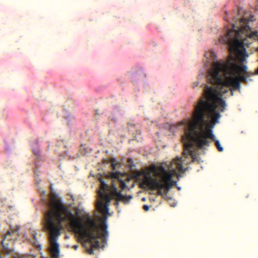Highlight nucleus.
I'll list each match as a JSON object with an SVG mask.
<instances>
[{"label":"nucleus","mask_w":258,"mask_h":258,"mask_svg":"<svg viewBox=\"0 0 258 258\" xmlns=\"http://www.w3.org/2000/svg\"><path fill=\"white\" fill-rule=\"evenodd\" d=\"M101 182L100 188L101 190L98 191V196L103 201H100L97 203L96 207L98 211L102 213L104 215V219L102 221L100 228L101 229V233L99 230V237L96 238V240L101 238L102 242L104 243L106 242L107 238L108 236V232L107 231V226L106 224V215L108 214V206L112 199L115 198L117 201H122L124 204H128L130 201L132 199L133 197L131 195L124 196L122 195L120 192L117 191V189L115 185L112 184L110 187V193L108 194L107 192L109 190V186L105 183L104 180L101 178L100 179Z\"/></svg>","instance_id":"obj_5"},{"label":"nucleus","mask_w":258,"mask_h":258,"mask_svg":"<svg viewBox=\"0 0 258 258\" xmlns=\"http://www.w3.org/2000/svg\"><path fill=\"white\" fill-rule=\"evenodd\" d=\"M120 186L122 189H123L125 187L126 184L123 181H121Z\"/></svg>","instance_id":"obj_13"},{"label":"nucleus","mask_w":258,"mask_h":258,"mask_svg":"<svg viewBox=\"0 0 258 258\" xmlns=\"http://www.w3.org/2000/svg\"><path fill=\"white\" fill-rule=\"evenodd\" d=\"M119 173L118 172H111L110 176L112 178H117L119 177Z\"/></svg>","instance_id":"obj_12"},{"label":"nucleus","mask_w":258,"mask_h":258,"mask_svg":"<svg viewBox=\"0 0 258 258\" xmlns=\"http://www.w3.org/2000/svg\"><path fill=\"white\" fill-rule=\"evenodd\" d=\"M182 162L181 158L177 157L173 159L169 167L170 171L166 170L162 165L159 167L152 166L150 168V171L154 174L155 176L161 178V181L154 178L151 176L150 172L139 173L137 179L139 182L140 187L144 189L148 187L151 189H157V195L162 196L163 195L162 190L164 188L167 190H169L176 184V181L172 180V176L174 174H176L177 178H179V175L177 174L176 170L182 172L186 171V169H183L182 168Z\"/></svg>","instance_id":"obj_3"},{"label":"nucleus","mask_w":258,"mask_h":258,"mask_svg":"<svg viewBox=\"0 0 258 258\" xmlns=\"http://www.w3.org/2000/svg\"><path fill=\"white\" fill-rule=\"evenodd\" d=\"M35 180L36 183H39V182L40 181V180L39 178L38 177V176L35 177Z\"/></svg>","instance_id":"obj_15"},{"label":"nucleus","mask_w":258,"mask_h":258,"mask_svg":"<svg viewBox=\"0 0 258 258\" xmlns=\"http://www.w3.org/2000/svg\"><path fill=\"white\" fill-rule=\"evenodd\" d=\"M115 159L112 158L111 159V165L113 169V170H115L116 168V166L117 165V163H115Z\"/></svg>","instance_id":"obj_10"},{"label":"nucleus","mask_w":258,"mask_h":258,"mask_svg":"<svg viewBox=\"0 0 258 258\" xmlns=\"http://www.w3.org/2000/svg\"><path fill=\"white\" fill-rule=\"evenodd\" d=\"M198 86V83H195L194 85V87H197Z\"/></svg>","instance_id":"obj_17"},{"label":"nucleus","mask_w":258,"mask_h":258,"mask_svg":"<svg viewBox=\"0 0 258 258\" xmlns=\"http://www.w3.org/2000/svg\"><path fill=\"white\" fill-rule=\"evenodd\" d=\"M14 258H20L19 257H14Z\"/></svg>","instance_id":"obj_19"},{"label":"nucleus","mask_w":258,"mask_h":258,"mask_svg":"<svg viewBox=\"0 0 258 258\" xmlns=\"http://www.w3.org/2000/svg\"><path fill=\"white\" fill-rule=\"evenodd\" d=\"M257 31H251V28L248 25L247 21L241 18L240 25L236 26L232 24V29L229 30L225 38L224 43L227 44L230 50L235 51L236 57L240 62L245 61L248 57V54L244 46V42L242 40V35L249 38L257 37Z\"/></svg>","instance_id":"obj_4"},{"label":"nucleus","mask_w":258,"mask_h":258,"mask_svg":"<svg viewBox=\"0 0 258 258\" xmlns=\"http://www.w3.org/2000/svg\"><path fill=\"white\" fill-rule=\"evenodd\" d=\"M142 200H143V201H145V198H143Z\"/></svg>","instance_id":"obj_20"},{"label":"nucleus","mask_w":258,"mask_h":258,"mask_svg":"<svg viewBox=\"0 0 258 258\" xmlns=\"http://www.w3.org/2000/svg\"><path fill=\"white\" fill-rule=\"evenodd\" d=\"M34 158L38 161L41 160V158L39 150H37L35 151H33V159Z\"/></svg>","instance_id":"obj_7"},{"label":"nucleus","mask_w":258,"mask_h":258,"mask_svg":"<svg viewBox=\"0 0 258 258\" xmlns=\"http://www.w3.org/2000/svg\"><path fill=\"white\" fill-rule=\"evenodd\" d=\"M207 55L211 57V60H214L216 57V53L213 50H211Z\"/></svg>","instance_id":"obj_9"},{"label":"nucleus","mask_w":258,"mask_h":258,"mask_svg":"<svg viewBox=\"0 0 258 258\" xmlns=\"http://www.w3.org/2000/svg\"><path fill=\"white\" fill-rule=\"evenodd\" d=\"M143 208L146 211H148L149 209V206L148 205H144L143 207Z\"/></svg>","instance_id":"obj_14"},{"label":"nucleus","mask_w":258,"mask_h":258,"mask_svg":"<svg viewBox=\"0 0 258 258\" xmlns=\"http://www.w3.org/2000/svg\"><path fill=\"white\" fill-rule=\"evenodd\" d=\"M247 69L246 66L238 65L232 58L227 61H214L207 76L209 84L205 85L203 96L200 99L212 103L214 102L213 98H216L222 100L226 105L225 101L222 98V95L229 91L231 95H233L231 88L239 89L240 82H246Z\"/></svg>","instance_id":"obj_2"},{"label":"nucleus","mask_w":258,"mask_h":258,"mask_svg":"<svg viewBox=\"0 0 258 258\" xmlns=\"http://www.w3.org/2000/svg\"><path fill=\"white\" fill-rule=\"evenodd\" d=\"M97 114L99 115V114L98 113V112H97V111H96L95 113V115L96 116Z\"/></svg>","instance_id":"obj_18"},{"label":"nucleus","mask_w":258,"mask_h":258,"mask_svg":"<svg viewBox=\"0 0 258 258\" xmlns=\"http://www.w3.org/2000/svg\"><path fill=\"white\" fill-rule=\"evenodd\" d=\"M73 247L75 249L77 250L78 248V246L77 245H75L73 246Z\"/></svg>","instance_id":"obj_16"},{"label":"nucleus","mask_w":258,"mask_h":258,"mask_svg":"<svg viewBox=\"0 0 258 258\" xmlns=\"http://www.w3.org/2000/svg\"><path fill=\"white\" fill-rule=\"evenodd\" d=\"M33 247L37 248L39 250H41V245L37 243L36 241L35 234L33 233Z\"/></svg>","instance_id":"obj_8"},{"label":"nucleus","mask_w":258,"mask_h":258,"mask_svg":"<svg viewBox=\"0 0 258 258\" xmlns=\"http://www.w3.org/2000/svg\"><path fill=\"white\" fill-rule=\"evenodd\" d=\"M214 102H209L204 99H200L198 103L195 106L192 120L188 122L183 121L181 124L184 126V133L182 136L181 141L183 143V155L192 156L191 150L195 147L199 149H204L209 147L212 141L215 142V145L219 152H222L223 148L220 142L216 140L213 133L211 122L215 124L218 122L221 117L220 112L224 111L225 104L222 100L213 98Z\"/></svg>","instance_id":"obj_1"},{"label":"nucleus","mask_w":258,"mask_h":258,"mask_svg":"<svg viewBox=\"0 0 258 258\" xmlns=\"http://www.w3.org/2000/svg\"><path fill=\"white\" fill-rule=\"evenodd\" d=\"M71 211H72L71 210ZM80 209H79V208H77H77H75V213H76V215L77 216H75V215L73 213H72V214L75 216V217L76 218H78L79 219H80V220H81V221H82V222L83 224H86V223H87V219H86V217L87 216V215H89V213H86V214H85V215H84V220H85V221H85V223H83V219H81V218H79V214H80ZM89 216L91 217V216Z\"/></svg>","instance_id":"obj_6"},{"label":"nucleus","mask_w":258,"mask_h":258,"mask_svg":"<svg viewBox=\"0 0 258 258\" xmlns=\"http://www.w3.org/2000/svg\"><path fill=\"white\" fill-rule=\"evenodd\" d=\"M20 227H18L17 229H16L15 230L12 231V232L10 231H8L6 234L5 236V238H6L8 236L10 235L12 233L17 232L19 230Z\"/></svg>","instance_id":"obj_11"}]
</instances>
